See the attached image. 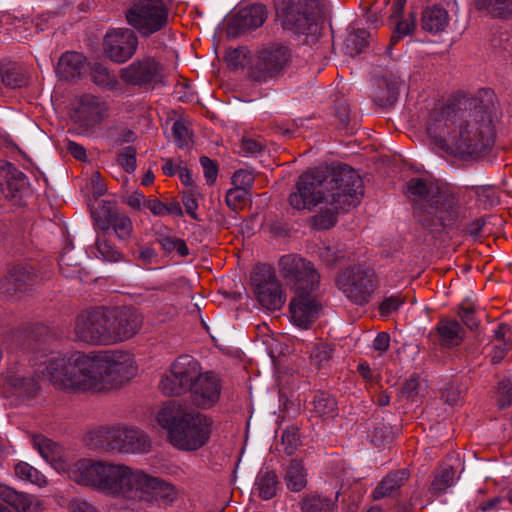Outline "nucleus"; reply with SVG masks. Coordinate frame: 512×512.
<instances>
[{
    "instance_id": "nucleus-1",
    "label": "nucleus",
    "mask_w": 512,
    "mask_h": 512,
    "mask_svg": "<svg viewBox=\"0 0 512 512\" xmlns=\"http://www.w3.org/2000/svg\"><path fill=\"white\" fill-rule=\"evenodd\" d=\"M463 99L458 104L435 107L426 121V132L433 144L454 156H478L491 149L496 138V109L489 102L491 93Z\"/></svg>"
},
{
    "instance_id": "nucleus-2",
    "label": "nucleus",
    "mask_w": 512,
    "mask_h": 512,
    "mask_svg": "<svg viewBox=\"0 0 512 512\" xmlns=\"http://www.w3.org/2000/svg\"><path fill=\"white\" fill-rule=\"evenodd\" d=\"M40 372L56 390L95 394L129 381L137 374V365L126 351H74L50 356Z\"/></svg>"
},
{
    "instance_id": "nucleus-3",
    "label": "nucleus",
    "mask_w": 512,
    "mask_h": 512,
    "mask_svg": "<svg viewBox=\"0 0 512 512\" xmlns=\"http://www.w3.org/2000/svg\"><path fill=\"white\" fill-rule=\"evenodd\" d=\"M363 193L359 174L348 165L338 164L302 174L289 195V204L296 210H310L324 203L326 210L314 221L319 229H329L336 223L337 212L357 206Z\"/></svg>"
},
{
    "instance_id": "nucleus-4",
    "label": "nucleus",
    "mask_w": 512,
    "mask_h": 512,
    "mask_svg": "<svg viewBox=\"0 0 512 512\" xmlns=\"http://www.w3.org/2000/svg\"><path fill=\"white\" fill-rule=\"evenodd\" d=\"M71 480L103 495L133 501L151 502L174 494V487L160 478L141 469L108 460L78 459Z\"/></svg>"
},
{
    "instance_id": "nucleus-5",
    "label": "nucleus",
    "mask_w": 512,
    "mask_h": 512,
    "mask_svg": "<svg viewBox=\"0 0 512 512\" xmlns=\"http://www.w3.org/2000/svg\"><path fill=\"white\" fill-rule=\"evenodd\" d=\"M406 195L413 203L420 221L432 224L438 221L443 227L451 226L459 216L454 195L439 182L429 178H411L407 182Z\"/></svg>"
},
{
    "instance_id": "nucleus-6",
    "label": "nucleus",
    "mask_w": 512,
    "mask_h": 512,
    "mask_svg": "<svg viewBox=\"0 0 512 512\" xmlns=\"http://www.w3.org/2000/svg\"><path fill=\"white\" fill-rule=\"evenodd\" d=\"M157 423L168 431L170 443L184 451L203 447L210 437V420L200 412L181 410L168 404L159 410Z\"/></svg>"
},
{
    "instance_id": "nucleus-7",
    "label": "nucleus",
    "mask_w": 512,
    "mask_h": 512,
    "mask_svg": "<svg viewBox=\"0 0 512 512\" xmlns=\"http://www.w3.org/2000/svg\"><path fill=\"white\" fill-rule=\"evenodd\" d=\"M85 441L91 449L105 452L144 453L150 448L144 432L121 425L96 427L86 434Z\"/></svg>"
},
{
    "instance_id": "nucleus-8",
    "label": "nucleus",
    "mask_w": 512,
    "mask_h": 512,
    "mask_svg": "<svg viewBox=\"0 0 512 512\" xmlns=\"http://www.w3.org/2000/svg\"><path fill=\"white\" fill-rule=\"evenodd\" d=\"M276 21L294 35L314 37L322 12L321 0H278L275 3Z\"/></svg>"
},
{
    "instance_id": "nucleus-9",
    "label": "nucleus",
    "mask_w": 512,
    "mask_h": 512,
    "mask_svg": "<svg viewBox=\"0 0 512 512\" xmlns=\"http://www.w3.org/2000/svg\"><path fill=\"white\" fill-rule=\"evenodd\" d=\"M169 15L166 0H135L126 10L125 19L141 37L147 38L168 26Z\"/></svg>"
},
{
    "instance_id": "nucleus-10",
    "label": "nucleus",
    "mask_w": 512,
    "mask_h": 512,
    "mask_svg": "<svg viewBox=\"0 0 512 512\" xmlns=\"http://www.w3.org/2000/svg\"><path fill=\"white\" fill-rule=\"evenodd\" d=\"M335 285L350 302L364 306L371 301L379 281L372 268L352 265L337 274Z\"/></svg>"
},
{
    "instance_id": "nucleus-11",
    "label": "nucleus",
    "mask_w": 512,
    "mask_h": 512,
    "mask_svg": "<svg viewBox=\"0 0 512 512\" xmlns=\"http://www.w3.org/2000/svg\"><path fill=\"white\" fill-rule=\"evenodd\" d=\"M278 270L286 285L294 293H312L320 284V274L313 263L299 254L283 255L278 260Z\"/></svg>"
},
{
    "instance_id": "nucleus-12",
    "label": "nucleus",
    "mask_w": 512,
    "mask_h": 512,
    "mask_svg": "<svg viewBox=\"0 0 512 512\" xmlns=\"http://www.w3.org/2000/svg\"><path fill=\"white\" fill-rule=\"evenodd\" d=\"M73 337L89 345H111L107 310L95 308L81 312L74 322Z\"/></svg>"
},
{
    "instance_id": "nucleus-13",
    "label": "nucleus",
    "mask_w": 512,
    "mask_h": 512,
    "mask_svg": "<svg viewBox=\"0 0 512 512\" xmlns=\"http://www.w3.org/2000/svg\"><path fill=\"white\" fill-rule=\"evenodd\" d=\"M201 370V365L195 358L182 355L174 360L168 373L161 378L159 388L167 396L185 394L190 391Z\"/></svg>"
},
{
    "instance_id": "nucleus-14",
    "label": "nucleus",
    "mask_w": 512,
    "mask_h": 512,
    "mask_svg": "<svg viewBox=\"0 0 512 512\" xmlns=\"http://www.w3.org/2000/svg\"><path fill=\"white\" fill-rule=\"evenodd\" d=\"M251 285L262 307L273 311L283 307L285 296L272 266H256L251 274Z\"/></svg>"
},
{
    "instance_id": "nucleus-15",
    "label": "nucleus",
    "mask_w": 512,
    "mask_h": 512,
    "mask_svg": "<svg viewBox=\"0 0 512 512\" xmlns=\"http://www.w3.org/2000/svg\"><path fill=\"white\" fill-rule=\"evenodd\" d=\"M291 49L281 43H272L259 51L257 60L252 68V75L257 81H267L276 77L290 64Z\"/></svg>"
},
{
    "instance_id": "nucleus-16",
    "label": "nucleus",
    "mask_w": 512,
    "mask_h": 512,
    "mask_svg": "<svg viewBox=\"0 0 512 512\" xmlns=\"http://www.w3.org/2000/svg\"><path fill=\"white\" fill-rule=\"evenodd\" d=\"M120 78L129 85L154 87L165 82L166 71L154 57L146 56L122 68Z\"/></svg>"
},
{
    "instance_id": "nucleus-17",
    "label": "nucleus",
    "mask_w": 512,
    "mask_h": 512,
    "mask_svg": "<svg viewBox=\"0 0 512 512\" xmlns=\"http://www.w3.org/2000/svg\"><path fill=\"white\" fill-rule=\"evenodd\" d=\"M138 37L130 28H117L108 31L103 40L104 54L115 63H125L137 51Z\"/></svg>"
},
{
    "instance_id": "nucleus-18",
    "label": "nucleus",
    "mask_w": 512,
    "mask_h": 512,
    "mask_svg": "<svg viewBox=\"0 0 512 512\" xmlns=\"http://www.w3.org/2000/svg\"><path fill=\"white\" fill-rule=\"evenodd\" d=\"M111 345L134 337L143 324L142 315L133 308L107 310Z\"/></svg>"
},
{
    "instance_id": "nucleus-19",
    "label": "nucleus",
    "mask_w": 512,
    "mask_h": 512,
    "mask_svg": "<svg viewBox=\"0 0 512 512\" xmlns=\"http://www.w3.org/2000/svg\"><path fill=\"white\" fill-rule=\"evenodd\" d=\"M2 377L7 391L22 400L33 399L40 392L37 377L24 366L12 365L3 372Z\"/></svg>"
},
{
    "instance_id": "nucleus-20",
    "label": "nucleus",
    "mask_w": 512,
    "mask_h": 512,
    "mask_svg": "<svg viewBox=\"0 0 512 512\" xmlns=\"http://www.w3.org/2000/svg\"><path fill=\"white\" fill-rule=\"evenodd\" d=\"M32 445L57 472L65 474L71 480V473L78 464V460L69 462L63 447L41 435L32 438Z\"/></svg>"
},
{
    "instance_id": "nucleus-21",
    "label": "nucleus",
    "mask_w": 512,
    "mask_h": 512,
    "mask_svg": "<svg viewBox=\"0 0 512 512\" xmlns=\"http://www.w3.org/2000/svg\"><path fill=\"white\" fill-rule=\"evenodd\" d=\"M221 391L220 377L214 372L206 371L199 374L189 392L197 407L207 409L219 401Z\"/></svg>"
},
{
    "instance_id": "nucleus-22",
    "label": "nucleus",
    "mask_w": 512,
    "mask_h": 512,
    "mask_svg": "<svg viewBox=\"0 0 512 512\" xmlns=\"http://www.w3.org/2000/svg\"><path fill=\"white\" fill-rule=\"evenodd\" d=\"M320 310V302L311 293H295L289 305L293 323L301 328H308L318 318Z\"/></svg>"
},
{
    "instance_id": "nucleus-23",
    "label": "nucleus",
    "mask_w": 512,
    "mask_h": 512,
    "mask_svg": "<svg viewBox=\"0 0 512 512\" xmlns=\"http://www.w3.org/2000/svg\"><path fill=\"white\" fill-rule=\"evenodd\" d=\"M267 18L266 7L261 3L239 9L229 21V31L234 34L245 33L263 25Z\"/></svg>"
},
{
    "instance_id": "nucleus-24",
    "label": "nucleus",
    "mask_w": 512,
    "mask_h": 512,
    "mask_svg": "<svg viewBox=\"0 0 512 512\" xmlns=\"http://www.w3.org/2000/svg\"><path fill=\"white\" fill-rule=\"evenodd\" d=\"M107 112V103L91 94L80 96L75 109L78 121L87 126L99 124L107 116Z\"/></svg>"
},
{
    "instance_id": "nucleus-25",
    "label": "nucleus",
    "mask_w": 512,
    "mask_h": 512,
    "mask_svg": "<svg viewBox=\"0 0 512 512\" xmlns=\"http://www.w3.org/2000/svg\"><path fill=\"white\" fill-rule=\"evenodd\" d=\"M34 270L29 265L13 266L0 281V290L6 295L24 291L34 280Z\"/></svg>"
},
{
    "instance_id": "nucleus-26",
    "label": "nucleus",
    "mask_w": 512,
    "mask_h": 512,
    "mask_svg": "<svg viewBox=\"0 0 512 512\" xmlns=\"http://www.w3.org/2000/svg\"><path fill=\"white\" fill-rule=\"evenodd\" d=\"M0 497L17 512H44V502L34 495L18 492L7 486H0Z\"/></svg>"
},
{
    "instance_id": "nucleus-27",
    "label": "nucleus",
    "mask_w": 512,
    "mask_h": 512,
    "mask_svg": "<svg viewBox=\"0 0 512 512\" xmlns=\"http://www.w3.org/2000/svg\"><path fill=\"white\" fill-rule=\"evenodd\" d=\"M27 186V178L24 173L16 169L12 164H5L0 168V187L7 198H14Z\"/></svg>"
},
{
    "instance_id": "nucleus-28",
    "label": "nucleus",
    "mask_w": 512,
    "mask_h": 512,
    "mask_svg": "<svg viewBox=\"0 0 512 512\" xmlns=\"http://www.w3.org/2000/svg\"><path fill=\"white\" fill-rule=\"evenodd\" d=\"M86 59L77 52L64 53L57 64V75L63 80H72L80 77L85 71Z\"/></svg>"
},
{
    "instance_id": "nucleus-29",
    "label": "nucleus",
    "mask_w": 512,
    "mask_h": 512,
    "mask_svg": "<svg viewBox=\"0 0 512 512\" xmlns=\"http://www.w3.org/2000/svg\"><path fill=\"white\" fill-rule=\"evenodd\" d=\"M339 492L332 499L318 492L305 493L298 503L301 512H333L337 507Z\"/></svg>"
},
{
    "instance_id": "nucleus-30",
    "label": "nucleus",
    "mask_w": 512,
    "mask_h": 512,
    "mask_svg": "<svg viewBox=\"0 0 512 512\" xmlns=\"http://www.w3.org/2000/svg\"><path fill=\"white\" fill-rule=\"evenodd\" d=\"M437 331L440 343L446 347L458 346L464 339V329L456 320H440Z\"/></svg>"
},
{
    "instance_id": "nucleus-31",
    "label": "nucleus",
    "mask_w": 512,
    "mask_h": 512,
    "mask_svg": "<svg viewBox=\"0 0 512 512\" xmlns=\"http://www.w3.org/2000/svg\"><path fill=\"white\" fill-rule=\"evenodd\" d=\"M449 24V16L444 8L432 6L426 8L422 13L421 25L425 31L438 33L443 31Z\"/></svg>"
},
{
    "instance_id": "nucleus-32",
    "label": "nucleus",
    "mask_w": 512,
    "mask_h": 512,
    "mask_svg": "<svg viewBox=\"0 0 512 512\" xmlns=\"http://www.w3.org/2000/svg\"><path fill=\"white\" fill-rule=\"evenodd\" d=\"M284 482L288 490L292 492H300L306 488L307 471L301 461L291 460L285 470Z\"/></svg>"
},
{
    "instance_id": "nucleus-33",
    "label": "nucleus",
    "mask_w": 512,
    "mask_h": 512,
    "mask_svg": "<svg viewBox=\"0 0 512 512\" xmlns=\"http://www.w3.org/2000/svg\"><path fill=\"white\" fill-rule=\"evenodd\" d=\"M408 480V473L405 470H399L387 475L373 491L375 500L391 496Z\"/></svg>"
},
{
    "instance_id": "nucleus-34",
    "label": "nucleus",
    "mask_w": 512,
    "mask_h": 512,
    "mask_svg": "<svg viewBox=\"0 0 512 512\" xmlns=\"http://www.w3.org/2000/svg\"><path fill=\"white\" fill-rule=\"evenodd\" d=\"M14 473L17 478L39 487H45L48 483L47 478L37 468L27 462L19 461L14 466Z\"/></svg>"
},
{
    "instance_id": "nucleus-35",
    "label": "nucleus",
    "mask_w": 512,
    "mask_h": 512,
    "mask_svg": "<svg viewBox=\"0 0 512 512\" xmlns=\"http://www.w3.org/2000/svg\"><path fill=\"white\" fill-rule=\"evenodd\" d=\"M255 485L259 496L264 500H269L277 493L278 477L275 472L266 471L258 475Z\"/></svg>"
},
{
    "instance_id": "nucleus-36",
    "label": "nucleus",
    "mask_w": 512,
    "mask_h": 512,
    "mask_svg": "<svg viewBox=\"0 0 512 512\" xmlns=\"http://www.w3.org/2000/svg\"><path fill=\"white\" fill-rule=\"evenodd\" d=\"M314 412L325 418H333L337 414L335 399L325 392H317L313 398Z\"/></svg>"
},
{
    "instance_id": "nucleus-37",
    "label": "nucleus",
    "mask_w": 512,
    "mask_h": 512,
    "mask_svg": "<svg viewBox=\"0 0 512 512\" xmlns=\"http://www.w3.org/2000/svg\"><path fill=\"white\" fill-rule=\"evenodd\" d=\"M478 10L494 17H504L512 12V0H475Z\"/></svg>"
},
{
    "instance_id": "nucleus-38",
    "label": "nucleus",
    "mask_w": 512,
    "mask_h": 512,
    "mask_svg": "<svg viewBox=\"0 0 512 512\" xmlns=\"http://www.w3.org/2000/svg\"><path fill=\"white\" fill-rule=\"evenodd\" d=\"M110 223L112 224V229L116 236L120 240L130 238L133 231V224L127 215L118 213L117 211H110Z\"/></svg>"
},
{
    "instance_id": "nucleus-39",
    "label": "nucleus",
    "mask_w": 512,
    "mask_h": 512,
    "mask_svg": "<svg viewBox=\"0 0 512 512\" xmlns=\"http://www.w3.org/2000/svg\"><path fill=\"white\" fill-rule=\"evenodd\" d=\"M156 241L166 253L176 251L180 256L189 254V249L184 240L170 235L159 234Z\"/></svg>"
},
{
    "instance_id": "nucleus-40",
    "label": "nucleus",
    "mask_w": 512,
    "mask_h": 512,
    "mask_svg": "<svg viewBox=\"0 0 512 512\" xmlns=\"http://www.w3.org/2000/svg\"><path fill=\"white\" fill-rule=\"evenodd\" d=\"M93 82L108 90H113L117 87L118 81L114 74H111L106 67L101 64H96L92 69Z\"/></svg>"
},
{
    "instance_id": "nucleus-41",
    "label": "nucleus",
    "mask_w": 512,
    "mask_h": 512,
    "mask_svg": "<svg viewBox=\"0 0 512 512\" xmlns=\"http://www.w3.org/2000/svg\"><path fill=\"white\" fill-rule=\"evenodd\" d=\"M455 470L451 466H445L435 475L431 489L436 493H442L454 484Z\"/></svg>"
},
{
    "instance_id": "nucleus-42",
    "label": "nucleus",
    "mask_w": 512,
    "mask_h": 512,
    "mask_svg": "<svg viewBox=\"0 0 512 512\" xmlns=\"http://www.w3.org/2000/svg\"><path fill=\"white\" fill-rule=\"evenodd\" d=\"M95 255L97 258L108 262H116L121 259V253L115 249L110 241L101 236L98 237L96 242Z\"/></svg>"
},
{
    "instance_id": "nucleus-43",
    "label": "nucleus",
    "mask_w": 512,
    "mask_h": 512,
    "mask_svg": "<svg viewBox=\"0 0 512 512\" xmlns=\"http://www.w3.org/2000/svg\"><path fill=\"white\" fill-rule=\"evenodd\" d=\"M475 303L471 299H465L458 307V315L462 322L471 330L476 329L479 321L475 317Z\"/></svg>"
},
{
    "instance_id": "nucleus-44",
    "label": "nucleus",
    "mask_w": 512,
    "mask_h": 512,
    "mask_svg": "<svg viewBox=\"0 0 512 512\" xmlns=\"http://www.w3.org/2000/svg\"><path fill=\"white\" fill-rule=\"evenodd\" d=\"M248 198L249 191L233 187L227 191L225 202L229 208H231L234 211H237L245 207Z\"/></svg>"
},
{
    "instance_id": "nucleus-45",
    "label": "nucleus",
    "mask_w": 512,
    "mask_h": 512,
    "mask_svg": "<svg viewBox=\"0 0 512 512\" xmlns=\"http://www.w3.org/2000/svg\"><path fill=\"white\" fill-rule=\"evenodd\" d=\"M332 347L327 343H317L311 352V361L317 367L325 366L332 358Z\"/></svg>"
},
{
    "instance_id": "nucleus-46",
    "label": "nucleus",
    "mask_w": 512,
    "mask_h": 512,
    "mask_svg": "<svg viewBox=\"0 0 512 512\" xmlns=\"http://www.w3.org/2000/svg\"><path fill=\"white\" fill-rule=\"evenodd\" d=\"M172 132L174 141L179 148L187 147L190 144L192 134L182 120H177L173 123Z\"/></svg>"
},
{
    "instance_id": "nucleus-47",
    "label": "nucleus",
    "mask_w": 512,
    "mask_h": 512,
    "mask_svg": "<svg viewBox=\"0 0 512 512\" xmlns=\"http://www.w3.org/2000/svg\"><path fill=\"white\" fill-rule=\"evenodd\" d=\"M405 303V297L397 294L386 297L379 305V313L382 317H388L396 313Z\"/></svg>"
},
{
    "instance_id": "nucleus-48",
    "label": "nucleus",
    "mask_w": 512,
    "mask_h": 512,
    "mask_svg": "<svg viewBox=\"0 0 512 512\" xmlns=\"http://www.w3.org/2000/svg\"><path fill=\"white\" fill-rule=\"evenodd\" d=\"M117 162L127 173L134 172L136 169V150L131 146L124 147L118 153Z\"/></svg>"
},
{
    "instance_id": "nucleus-49",
    "label": "nucleus",
    "mask_w": 512,
    "mask_h": 512,
    "mask_svg": "<svg viewBox=\"0 0 512 512\" xmlns=\"http://www.w3.org/2000/svg\"><path fill=\"white\" fill-rule=\"evenodd\" d=\"M71 250L65 251L59 259L61 273L66 277H73L80 272V265L74 261Z\"/></svg>"
},
{
    "instance_id": "nucleus-50",
    "label": "nucleus",
    "mask_w": 512,
    "mask_h": 512,
    "mask_svg": "<svg viewBox=\"0 0 512 512\" xmlns=\"http://www.w3.org/2000/svg\"><path fill=\"white\" fill-rule=\"evenodd\" d=\"M369 34L363 29H358L354 33L350 34L347 39V48L350 49L351 53H360L363 48L367 45V38Z\"/></svg>"
},
{
    "instance_id": "nucleus-51",
    "label": "nucleus",
    "mask_w": 512,
    "mask_h": 512,
    "mask_svg": "<svg viewBox=\"0 0 512 512\" xmlns=\"http://www.w3.org/2000/svg\"><path fill=\"white\" fill-rule=\"evenodd\" d=\"M255 181L254 174L245 169L237 170L232 176V184L236 188L250 191Z\"/></svg>"
},
{
    "instance_id": "nucleus-52",
    "label": "nucleus",
    "mask_w": 512,
    "mask_h": 512,
    "mask_svg": "<svg viewBox=\"0 0 512 512\" xmlns=\"http://www.w3.org/2000/svg\"><path fill=\"white\" fill-rule=\"evenodd\" d=\"M3 83L11 88H18L26 83L24 75L16 69H6L2 72Z\"/></svg>"
},
{
    "instance_id": "nucleus-53",
    "label": "nucleus",
    "mask_w": 512,
    "mask_h": 512,
    "mask_svg": "<svg viewBox=\"0 0 512 512\" xmlns=\"http://www.w3.org/2000/svg\"><path fill=\"white\" fill-rule=\"evenodd\" d=\"M241 147L245 156H256L263 150L264 142L263 140L244 137Z\"/></svg>"
},
{
    "instance_id": "nucleus-54",
    "label": "nucleus",
    "mask_w": 512,
    "mask_h": 512,
    "mask_svg": "<svg viewBox=\"0 0 512 512\" xmlns=\"http://www.w3.org/2000/svg\"><path fill=\"white\" fill-rule=\"evenodd\" d=\"M415 24L414 21L409 20H403L400 21L397 26L396 30L393 33L391 37V44L397 43L402 37L409 35L414 30Z\"/></svg>"
},
{
    "instance_id": "nucleus-55",
    "label": "nucleus",
    "mask_w": 512,
    "mask_h": 512,
    "mask_svg": "<svg viewBox=\"0 0 512 512\" xmlns=\"http://www.w3.org/2000/svg\"><path fill=\"white\" fill-rule=\"evenodd\" d=\"M200 163L203 168L204 176L209 184H212L216 181L217 178V166L216 164L208 157H201Z\"/></svg>"
},
{
    "instance_id": "nucleus-56",
    "label": "nucleus",
    "mask_w": 512,
    "mask_h": 512,
    "mask_svg": "<svg viewBox=\"0 0 512 512\" xmlns=\"http://www.w3.org/2000/svg\"><path fill=\"white\" fill-rule=\"evenodd\" d=\"M67 509L68 512H99L91 503L76 498L69 502Z\"/></svg>"
},
{
    "instance_id": "nucleus-57",
    "label": "nucleus",
    "mask_w": 512,
    "mask_h": 512,
    "mask_svg": "<svg viewBox=\"0 0 512 512\" xmlns=\"http://www.w3.org/2000/svg\"><path fill=\"white\" fill-rule=\"evenodd\" d=\"M498 404L500 408L512 405V384H502L499 389Z\"/></svg>"
},
{
    "instance_id": "nucleus-58",
    "label": "nucleus",
    "mask_w": 512,
    "mask_h": 512,
    "mask_svg": "<svg viewBox=\"0 0 512 512\" xmlns=\"http://www.w3.org/2000/svg\"><path fill=\"white\" fill-rule=\"evenodd\" d=\"M390 345V336L386 332H380L373 340V349L378 351L380 355L386 352Z\"/></svg>"
},
{
    "instance_id": "nucleus-59",
    "label": "nucleus",
    "mask_w": 512,
    "mask_h": 512,
    "mask_svg": "<svg viewBox=\"0 0 512 512\" xmlns=\"http://www.w3.org/2000/svg\"><path fill=\"white\" fill-rule=\"evenodd\" d=\"M182 201L187 214L193 219H197L196 210L198 208V204L193 196L192 189L184 193Z\"/></svg>"
},
{
    "instance_id": "nucleus-60",
    "label": "nucleus",
    "mask_w": 512,
    "mask_h": 512,
    "mask_svg": "<svg viewBox=\"0 0 512 512\" xmlns=\"http://www.w3.org/2000/svg\"><path fill=\"white\" fill-rule=\"evenodd\" d=\"M298 442V435L296 431L287 430L282 434V443L287 445L285 451L291 455L296 449Z\"/></svg>"
},
{
    "instance_id": "nucleus-61",
    "label": "nucleus",
    "mask_w": 512,
    "mask_h": 512,
    "mask_svg": "<svg viewBox=\"0 0 512 512\" xmlns=\"http://www.w3.org/2000/svg\"><path fill=\"white\" fill-rule=\"evenodd\" d=\"M511 348L512 343H496L491 352L492 362L494 364L499 363Z\"/></svg>"
},
{
    "instance_id": "nucleus-62",
    "label": "nucleus",
    "mask_w": 512,
    "mask_h": 512,
    "mask_svg": "<svg viewBox=\"0 0 512 512\" xmlns=\"http://www.w3.org/2000/svg\"><path fill=\"white\" fill-rule=\"evenodd\" d=\"M90 180L93 189V194L96 197L104 195L106 192V186L103 182L101 174L98 171L93 172Z\"/></svg>"
},
{
    "instance_id": "nucleus-63",
    "label": "nucleus",
    "mask_w": 512,
    "mask_h": 512,
    "mask_svg": "<svg viewBox=\"0 0 512 512\" xmlns=\"http://www.w3.org/2000/svg\"><path fill=\"white\" fill-rule=\"evenodd\" d=\"M442 397L446 403L454 405L461 400L462 393L458 388L450 386L444 389V391L442 392Z\"/></svg>"
},
{
    "instance_id": "nucleus-64",
    "label": "nucleus",
    "mask_w": 512,
    "mask_h": 512,
    "mask_svg": "<svg viewBox=\"0 0 512 512\" xmlns=\"http://www.w3.org/2000/svg\"><path fill=\"white\" fill-rule=\"evenodd\" d=\"M67 150L77 160L83 161L87 157L84 147L74 141H68Z\"/></svg>"
}]
</instances>
